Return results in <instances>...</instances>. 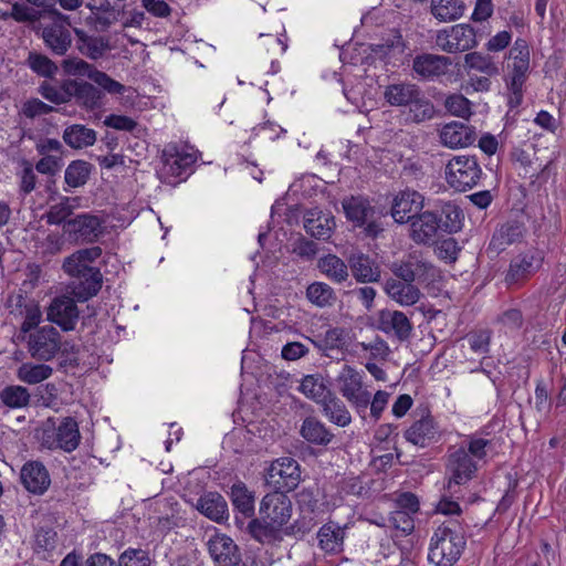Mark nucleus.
<instances>
[{
	"label": "nucleus",
	"instance_id": "c85d7f7f",
	"mask_svg": "<svg viewBox=\"0 0 566 566\" xmlns=\"http://www.w3.org/2000/svg\"><path fill=\"white\" fill-rule=\"evenodd\" d=\"M73 85L71 90L72 99H75L80 107L86 111H95L104 105L103 92L93 84L73 80Z\"/></svg>",
	"mask_w": 566,
	"mask_h": 566
},
{
	"label": "nucleus",
	"instance_id": "cd10ccee",
	"mask_svg": "<svg viewBox=\"0 0 566 566\" xmlns=\"http://www.w3.org/2000/svg\"><path fill=\"white\" fill-rule=\"evenodd\" d=\"M304 228L312 237L318 240H327L335 228V219L329 212L313 209L304 217Z\"/></svg>",
	"mask_w": 566,
	"mask_h": 566
},
{
	"label": "nucleus",
	"instance_id": "39448f33",
	"mask_svg": "<svg viewBox=\"0 0 566 566\" xmlns=\"http://www.w3.org/2000/svg\"><path fill=\"white\" fill-rule=\"evenodd\" d=\"M392 274L407 282L430 285L441 277L440 270L421 252L413 251L390 264Z\"/></svg>",
	"mask_w": 566,
	"mask_h": 566
},
{
	"label": "nucleus",
	"instance_id": "f257e3e1",
	"mask_svg": "<svg viewBox=\"0 0 566 566\" xmlns=\"http://www.w3.org/2000/svg\"><path fill=\"white\" fill-rule=\"evenodd\" d=\"M491 444V440L474 433L448 448L444 463L448 491L467 484L475 476L479 463L485 461Z\"/></svg>",
	"mask_w": 566,
	"mask_h": 566
},
{
	"label": "nucleus",
	"instance_id": "603ef678",
	"mask_svg": "<svg viewBox=\"0 0 566 566\" xmlns=\"http://www.w3.org/2000/svg\"><path fill=\"white\" fill-rule=\"evenodd\" d=\"M86 7L95 24L102 29H107L117 21V11L109 0H96L94 3L88 2Z\"/></svg>",
	"mask_w": 566,
	"mask_h": 566
},
{
	"label": "nucleus",
	"instance_id": "49530a36",
	"mask_svg": "<svg viewBox=\"0 0 566 566\" xmlns=\"http://www.w3.org/2000/svg\"><path fill=\"white\" fill-rule=\"evenodd\" d=\"M80 206V198L63 197L57 203L52 205L45 213V220L49 224H65L73 210Z\"/></svg>",
	"mask_w": 566,
	"mask_h": 566
},
{
	"label": "nucleus",
	"instance_id": "2f4dec72",
	"mask_svg": "<svg viewBox=\"0 0 566 566\" xmlns=\"http://www.w3.org/2000/svg\"><path fill=\"white\" fill-rule=\"evenodd\" d=\"M197 510L214 522H222L228 517V504L218 492H208L198 499Z\"/></svg>",
	"mask_w": 566,
	"mask_h": 566
},
{
	"label": "nucleus",
	"instance_id": "de8ad7c7",
	"mask_svg": "<svg viewBox=\"0 0 566 566\" xmlns=\"http://www.w3.org/2000/svg\"><path fill=\"white\" fill-rule=\"evenodd\" d=\"M343 209L346 218L358 227L363 226L373 212V208L368 200L363 197H350L345 199L343 201Z\"/></svg>",
	"mask_w": 566,
	"mask_h": 566
},
{
	"label": "nucleus",
	"instance_id": "13d9d810",
	"mask_svg": "<svg viewBox=\"0 0 566 566\" xmlns=\"http://www.w3.org/2000/svg\"><path fill=\"white\" fill-rule=\"evenodd\" d=\"M28 63L30 69L36 74L44 77H53L57 72V66L48 56L30 53Z\"/></svg>",
	"mask_w": 566,
	"mask_h": 566
},
{
	"label": "nucleus",
	"instance_id": "69168bd1",
	"mask_svg": "<svg viewBox=\"0 0 566 566\" xmlns=\"http://www.w3.org/2000/svg\"><path fill=\"white\" fill-rule=\"evenodd\" d=\"M468 342L472 352L485 355L490 352L491 332L483 329L472 333L468 336Z\"/></svg>",
	"mask_w": 566,
	"mask_h": 566
},
{
	"label": "nucleus",
	"instance_id": "bf43d9fd",
	"mask_svg": "<svg viewBox=\"0 0 566 566\" xmlns=\"http://www.w3.org/2000/svg\"><path fill=\"white\" fill-rule=\"evenodd\" d=\"M88 78L108 94H123L125 92V86L122 83L97 69H94V71L88 74Z\"/></svg>",
	"mask_w": 566,
	"mask_h": 566
},
{
	"label": "nucleus",
	"instance_id": "774afa93",
	"mask_svg": "<svg viewBox=\"0 0 566 566\" xmlns=\"http://www.w3.org/2000/svg\"><path fill=\"white\" fill-rule=\"evenodd\" d=\"M10 15L17 22H35L41 17L39 11L18 2L12 4Z\"/></svg>",
	"mask_w": 566,
	"mask_h": 566
},
{
	"label": "nucleus",
	"instance_id": "e433bc0d",
	"mask_svg": "<svg viewBox=\"0 0 566 566\" xmlns=\"http://www.w3.org/2000/svg\"><path fill=\"white\" fill-rule=\"evenodd\" d=\"M348 340V332L345 328L333 327L327 329L324 335L318 336L313 343L326 356L332 357L331 352L346 349Z\"/></svg>",
	"mask_w": 566,
	"mask_h": 566
},
{
	"label": "nucleus",
	"instance_id": "4be33fe9",
	"mask_svg": "<svg viewBox=\"0 0 566 566\" xmlns=\"http://www.w3.org/2000/svg\"><path fill=\"white\" fill-rule=\"evenodd\" d=\"M403 437L408 442L426 448L439 441L441 433L434 419L427 415L412 422L405 431Z\"/></svg>",
	"mask_w": 566,
	"mask_h": 566
},
{
	"label": "nucleus",
	"instance_id": "4d7b16f0",
	"mask_svg": "<svg viewBox=\"0 0 566 566\" xmlns=\"http://www.w3.org/2000/svg\"><path fill=\"white\" fill-rule=\"evenodd\" d=\"M57 546V533L53 528L41 527L33 536V551L44 558L55 551Z\"/></svg>",
	"mask_w": 566,
	"mask_h": 566
},
{
	"label": "nucleus",
	"instance_id": "c9c22d12",
	"mask_svg": "<svg viewBox=\"0 0 566 566\" xmlns=\"http://www.w3.org/2000/svg\"><path fill=\"white\" fill-rule=\"evenodd\" d=\"M353 276L358 282H377L380 279V270L375 262L363 253L352 254L348 259Z\"/></svg>",
	"mask_w": 566,
	"mask_h": 566
},
{
	"label": "nucleus",
	"instance_id": "338daca9",
	"mask_svg": "<svg viewBox=\"0 0 566 566\" xmlns=\"http://www.w3.org/2000/svg\"><path fill=\"white\" fill-rule=\"evenodd\" d=\"M358 346L366 352L370 353V357L374 359H386L390 354L388 344L380 337H376L371 342H361Z\"/></svg>",
	"mask_w": 566,
	"mask_h": 566
},
{
	"label": "nucleus",
	"instance_id": "052dcab7",
	"mask_svg": "<svg viewBox=\"0 0 566 566\" xmlns=\"http://www.w3.org/2000/svg\"><path fill=\"white\" fill-rule=\"evenodd\" d=\"M63 271L71 277H78L88 273V271H94L97 268L91 266L83 262V260L74 252L64 259L62 264Z\"/></svg>",
	"mask_w": 566,
	"mask_h": 566
},
{
	"label": "nucleus",
	"instance_id": "a18cd8bd",
	"mask_svg": "<svg viewBox=\"0 0 566 566\" xmlns=\"http://www.w3.org/2000/svg\"><path fill=\"white\" fill-rule=\"evenodd\" d=\"M464 216L459 206L447 202L438 214L440 232L455 233L461 230Z\"/></svg>",
	"mask_w": 566,
	"mask_h": 566
},
{
	"label": "nucleus",
	"instance_id": "72a5a7b5",
	"mask_svg": "<svg viewBox=\"0 0 566 566\" xmlns=\"http://www.w3.org/2000/svg\"><path fill=\"white\" fill-rule=\"evenodd\" d=\"M467 10L463 0H431L430 13L439 22H454L461 19Z\"/></svg>",
	"mask_w": 566,
	"mask_h": 566
},
{
	"label": "nucleus",
	"instance_id": "9b49d317",
	"mask_svg": "<svg viewBox=\"0 0 566 566\" xmlns=\"http://www.w3.org/2000/svg\"><path fill=\"white\" fill-rule=\"evenodd\" d=\"M436 44L449 54L465 52L478 45L476 33L468 23L454 24L437 32Z\"/></svg>",
	"mask_w": 566,
	"mask_h": 566
},
{
	"label": "nucleus",
	"instance_id": "423d86ee",
	"mask_svg": "<svg viewBox=\"0 0 566 566\" xmlns=\"http://www.w3.org/2000/svg\"><path fill=\"white\" fill-rule=\"evenodd\" d=\"M482 168L475 156H453L446 165L444 178L450 188L464 192L475 187L482 178Z\"/></svg>",
	"mask_w": 566,
	"mask_h": 566
},
{
	"label": "nucleus",
	"instance_id": "6e6d98bb",
	"mask_svg": "<svg viewBox=\"0 0 566 566\" xmlns=\"http://www.w3.org/2000/svg\"><path fill=\"white\" fill-rule=\"evenodd\" d=\"M464 66L469 71H476L488 76L499 74V67L493 57L480 52L467 53L464 56Z\"/></svg>",
	"mask_w": 566,
	"mask_h": 566
},
{
	"label": "nucleus",
	"instance_id": "aec40b11",
	"mask_svg": "<svg viewBox=\"0 0 566 566\" xmlns=\"http://www.w3.org/2000/svg\"><path fill=\"white\" fill-rule=\"evenodd\" d=\"M20 480L24 489L34 495H43L51 485L49 470L40 461L25 462L20 471Z\"/></svg>",
	"mask_w": 566,
	"mask_h": 566
},
{
	"label": "nucleus",
	"instance_id": "8fccbe9b",
	"mask_svg": "<svg viewBox=\"0 0 566 566\" xmlns=\"http://www.w3.org/2000/svg\"><path fill=\"white\" fill-rule=\"evenodd\" d=\"M298 390L317 405L331 392L325 385L323 376L319 374L304 376L298 386Z\"/></svg>",
	"mask_w": 566,
	"mask_h": 566
},
{
	"label": "nucleus",
	"instance_id": "37998d69",
	"mask_svg": "<svg viewBox=\"0 0 566 566\" xmlns=\"http://www.w3.org/2000/svg\"><path fill=\"white\" fill-rule=\"evenodd\" d=\"M76 33L78 35V51L91 60H98L111 50L109 41L105 36H92L83 31Z\"/></svg>",
	"mask_w": 566,
	"mask_h": 566
},
{
	"label": "nucleus",
	"instance_id": "9d476101",
	"mask_svg": "<svg viewBox=\"0 0 566 566\" xmlns=\"http://www.w3.org/2000/svg\"><path fill=\"white\" fill-rule=\"evenodd\" d=\"M545 251L531 247L511 260L505 281L507 284H520L534 276L543 268Z\"/></svg>",
	"mask_w": 566,
	"mask_h": 566
},
{
	"label": "nucleus",
	"instance_id": "680f3d73",
	"mask_svg": "<svg viewBox=\"0 0 566 566\" xmlns=\"http://www.w3.org/2000/svg\"><path fill=\"white\" fill-rule=\"evenodd\" d=\"M444 106L448 112L458 117H468L471 114V103L461 94L448 96Z\"/></svg>",
	"mask_w": 566,
	"mask_h": 566
},
{
	"label": "nucleus",
	"instance_id": "f8f14e48",
	"mask_svg": "<svg viewBox=\"0 0 566 566\" xmlns=\"http://www.w3.org/2000/svg\"><path fill=\"white\" fill-rule=\"evenodd\" d=\"M197 161L196 151L176 145H168L161 154V167L159 174L166 182H172L171 178L189 175L192 165Z\"/></svg>",
	"mask_w": 566,
	"mask_h": 566
},
{
	"label": "nucleus",
	"instance_id": "5701e85b",
	"mask_svg": "<svg viewBox=\"0 0 566 566\" xmlns=\"http://www.w3.org/2000/svg\"><path fill=\"white\" fill-rule=\"evenodd\" d=\"M377 328L385 334H394L400 342L407 340L412 332V324L400 311L382 310L377 317Z\"/></svg>",
	"mask_w": 566,
	"mask_h": 566
},
{
	"label": "nucleus",
	"instance_id": "a878e982",
	"mask_svg": "<svg viewBox=\"0 0 566 566\" xmlns=\"http://www.w3.org/2000/svg\"><path fill=\"white\" fill-rule=\"evenodd\" d=\"M75 280L69 284L70 294L77 302H86L97 295L102 289L103 275L99 269L88 271V273L74 277Z\"/></svg>",
	"mask_w": 566,
	"mask_h": 566
},
{
	"label": "nucleus",
	"instance_id": "0e129e2a",
	"mask_svg": "<svg viewBox=\"0 0 566 566\" xmlns=\"http://www.w3.org/2000/svg\"><path fill=\"white\" fill-rule=\"evenodd\" d=\"M118 566H150V558L143 549L128 548L119 556Z\"/></svg>",
	"mask_w": 566,
	"mask_h": 566
},
{
	"label": "nucleus",
	"instance_id": "412c9836",
	"mask_svg": "<svg viewBox=\"0 0 566 566\" xmlns=\"http://www.w3.org/2000/svg\"><path fill=\"white\" fill-rule=\"evenodd\" d=\"M207 545L210 556L219 566H235L241 560L238 546L226 534L216 533Z\"/></svg>",
	"mask_w": 566,
	"mask_h": 566
},
{
	"label": "nucleus",
	"instance_id": "4468645a",
	"mask_svg": "<svg viewBox=\"0 0 566 566\" xmlns=\"http://www.w3.org/2000/svg\"><path fill=\"white\" fill-rule=\"evenodd\" d=\"M46 12L54 20V23L43 29L44 43L53 53L64 55L72 43L71 32L67 28L70 18L55 8H51Z\"/></svg>",
	"mask_w": 566,
	"mask_h": 566
},
{
	"label": "nucleus",
	"instance_id": "f704fd0d",
	"mask_svg": "<svg viewBox=\"0 0 566 566\" xmlns=\"http://www.w3.org/2000/svg\"><path fill=\"white\" fill-rule=\"evenodd\" d=\"M300 434L304 440L315 446H327L334 438L329 429L315 417H306L301 426Z\"/></svg>",
	"mask_w": 566,
	"mask_h": 566
},
{
	"label": "nucleus",
	"instance_id": "f3484780",
	"mask_svg": "<svg viewBox=\"0 0 566 566\" xmlns=\"http://www.w3.org/2000/svg\"><path fill=\"white\" fill-rule=\"evenodd\" d=\"M531 50L525 39L517 38L510 50L511 62L507 65V78L515 88L525 84L530 73Z\"/></svg>",
	"mask_w": 566,
	"mask_h": 566
},
{
	"label": "nucleus",
	"instance_id": "393cba45",
	"mask_svg": "<svg viewBox=\"0 0 566 566\" xmlns=\"http://www.w3.org/2000/svg\"><path fill=\"white\" fill-rule=\"evenodd\" d=\"M440 143L450 148H464L473 144L475 140L474 129L461 122H451L441 127L439 130Z\"/></svg>",
	"mask_w": 566,
	"mask_h": 566
},
{
	"label": "nucleus",
	"instance_id": "0eeeda50",
	"mask_svg": "<svg viewBox=\"0 0 566 566\" xmlns=\"http://www.w3.org/2000/svg\"><path fill=\"white\" fill-rule=\"evenodd\" d=\"M7 308L12 318L20 321L19 339H25V336L42 322V311L39 302L22 292L8 297Z\"/></svg>",
	"mask_w": 566,
	"mask_h": 566
},
{
	"label": "nucleus",
	"instance_id": "1a4fd4ad",
	"mask_svg": "<svg viewBox=\"0 0 566 566\" xmlns=\"http://www.w3.org/2000/svg\"><path fill=\"white\" fill-rule=\"evenodd\" d=\"M336 382L342 396L358 413H365L369 406V391L364 388L361 373L349 365H344Z\"/></svg>",
	"mask_w": 566,
	"mask_h": 566
},
{
	"label": "nucleus",
	"instance_id": "f03ea898",
	"mask_svg": "<svg viewBox=\"0 0 566 566\" xmlns=\"http://www.w3.org/2000/svg\"><path fill=\"white\" fill-rule=\"evenodd\" d=\"M260 517L248 524L250 535L262 544L281 539L282 532L293 514V504L286 493L273 491L265 494L259 506Z\"/></svg>",
	"mask_w": 566,
	"mask_h": 566
},
{
	"label": "nucleus",
	"instance_id": "c756f323",
	"mask_svg": "<svg viewBox=\"0 0 566 566\" xmlns=\"http://www.w3.org/2000/svg\"><path fill=\"white\" fill-rule=\"evenodd\" d=\"M385 291L387 295L400 306H412L421 296V292L417 285L400 279L387 280Z\"/></svg>",
	"mask_w": 566,
	"mask_h": 566
},
{
	"label": "nucleus",
	"instance_id": "ea45409f",
	"mask_svg": "<svg viewBox=\"0 0 566 566\" xmlns=\"http://www.w3.org/2000/svg\"><path fill=\"white\" fill-rule=\"evenodd\" d=\"M0 401L8 409H27L31 405V394L22 385H7L0 390Z\"/></svg>",
	"mask_w": 566,
	"mask_h": 566
},
{
	"label": "nucleus",
	"instance_id": "20e7f679",
	"mask_svg": "<svg viewBox=\"0 0 566 566\" xmlns=\"http://www.w3.org/2000/svg\"><path fill=\"white\" fill-rule=\"evenodd\" d=\"M38 439L43 449L72 452L80 446L81 433L76 420L63 418L60 423L53 417L48 418L38 431Z\"/></svg>",
	"mask_w": 566,
	"mask_h": 566
},
{
	"label": "nucleus",
	"instance_id": "b1692460",
	"mask_svg": "<svg viewBox=\"0 0 566 566\" xmlns=\"http://www.w3.org/2000/svg\"><path fill=\"white\" fill-rule=\"evenodd\" d=\"M451 65L449 57L431 53H423L412 60V70L421 80L432 81L444 75Z\"/></svg>",
	"mask_w": 566,
	"mask_h": 566
},
{
	"label": "nucleus",
	"instance_id": "7ed1b4c3",
	"mask_svg": "<svg viewBox=\"0 0 566 566\" xmlns=\"http://www.w3.org/2000/svg\"><path fill=\"white\" fill-rule=\"evenodd\" d=\"M465 547V538L455 528L454 524L439 525L430 539L428 559L434 566H453Z\"/></svg>",
	"mask_w": 566,
	"mask_h": 566
},
{
	"label": "nucleus",
	"instance_id": "a211bd4d",
	"mask_svg": "<svg viewBox=\"0 0 566 566\" xmlns=\"http://www.w3.org/2000/svg\"><path fill=\"white\" fill-rule=\"evenodd\" d=\"M424 198L416 190L406 189L396 195L392 201L391 216L398 223H408L423 208Z\"/></svg>",
	"mask_w": 566,
	"mask_h": 566
},
{
	"label": "nucleus",
	"instance_id": "bb28decb",
	"mask_svg": "<svg viewBox=\"0 0 566 566\" xmlns=\"http://www.w3.org/2000/svg\"><path fill=\"white\" fill-rule=\"evenodd\" d=\"M346 526L335 522L323 524L317 532L318 546L326 554L336 555L343 552Z\"/></svg>",
	"mask_w": 566,
	"mask_h": 566
},
{
	"label": "nucleus",
	"instance_id": "58836bf2",
	"mask_svg": "<svg viewBox=\"0 0 566 566\" xmlns=\"http://www.w3.org/2000/svg\"><path fill=\"white\" fill-rule=\"evenodd\" d=\"M41 363H22L17 369V378L27 385H38L53 375V368L50 365Z\"/></svg>",
	"mask_w": 566,
	"mask_h": 566
},
{
	"label": "nucleus",
	"instance_id": "473e14b6",
	"mask_svg": "<svg viewBox=\"0 0 566 566\" xmlns=\"http://www.w3.org/2000/svg\"><path fill=\"white\" fill-rule=\"evenodd\" d=\"M323 416L338 427H347L352 422V416L342 399L332 391L319 403Z\"/></svg>",
	"mask_w": 566,
	"mask_h": 566
},
{
	"label": "nucleus",
	"instance_id": "dca6fc26",
	"mask_svg": "<svg viewBox=\"0 0 566 566\" xmlns=\"http://www.w3.org/2000/svg\"><path fill=\"white\" fill-rule=\"evenodd\" d=\"M105 220L92 213H80L65 222L63 230L84 243H95L104 234Z\"/></svg>",
	"mask_w": 566,
	"mask_h": 566
},
{
	"label": "nucleus",
	"instance_id": "2eb2a0df",
	"mask_svg": "<svg viewBox=\"0 0 566 566\" xmlns=\"http://www.w3.org/2000/svg\"><path fill=\"white\" fill-rule=\"evenodd\" d=\"M76 300L69 295H59L46 307V319L57 325L63 332L74 331L80 318Z\"/></svg>",
	"mask_w": 566,
	"mask_h": 566
},
{
	"label": "nucleus",
	"instance_id": "3c124183",
	"mask_svg": "<svg viewBox=\"0 0 566 566\" xmlns=\"http://www.w3.org/2000/svg\"><path fill=\"white\" fill-rule=\"evenodd\" d=\"M318 268L323 274L336 283H342L348 277L346 263L335 254H327L319 259Z\"/></svg>",
	"mask_w": 566,
	"mask_h": 566
},
{
	"label": "nucleus",
	"instance_id": "ddd939ff",
	"mask_svg": "<svg viewBox=\"0 0 566 566\" xmlns=\"http://www.w3.org/2000/svg\"><path fill=\"white\" fill-rule=\"evenodd\" d=\"M266 483L284 493L295 490L301 482V468L298 462L290 457L274 460L266 471Z\"/></svg>",
	"mask_w": 566,
	"mask_h": 566
},
{
	"label": "nucleus",
	"instance_id": "c03bdc74",
	"mask_svg": "<svg viewBox=\"0 0 566 566\" xmlns=\"http://www.w3.org/2000/svg\"><path fill=\"white\" fill-rule=\"evenodd\" d=\"M523 237V227L517 222L502 224L493 234L490 248L496 252L503 251L507 245L520 241Z\"/></svg>",
	"mask_w": 566,
	"mask_h": 566
},
{
	"label": "nucleus",
	"instance_id": "e2e57ef3",
	"mask_svg": "<svg viewBox=\"0 0 566 566\" xmlns=\"http://www.w3.org/2000/svg\"><path fill=\"white\" fill-rule=\"evenodd\" d=\"M62 69L67 75L88 77L95 67L80 57H67L62 61Z\"/></svg>",
	"mask_w": 566,
	"mask_h": 566
},
{
	"label": "nucleus",
	"instance_id": "7c9ffc66",
	"mask_svg": "<svg viewBox=\"0 0 566 566\" xmlns=\"http://www.w3.org/2000/svg\"><path fill=\"white\" fill-rule=\"evenodd\" d=\"M421 88L411 82H398L385 87L384 98L392 107H406L419 96Z\"/></svg>",
	"mask_w": 566,
	"mask_h": 566
},
{
	"label": "nucleus",
	"instance_id": "09e8293b",
	"mask_svg": "<svg viewBox=\"0 0 566 566\" xmlns=\"http://www.w3.org/2000/svg\"><path fill=\"white\" fill-rule=\"evenodd\" d=\"M73 80H64L61 82L59 86L53 85L49 82H43L39 86V93L42 95L43 98L46 101L60 105V104H66L72 101V90Z\"/></svg>",
	"mask_w": 566,
	"mask_h": 566
},
{
	"label": "nucleus",
	"instance_id": "864d4df0",
	"mask_svg": "<svg viewBox=\"0 0 566 566\" xmlns=\"http://www.w3.org/2000/svg\"><path fill=\"white\" fill-rule=\"evenodd\" d=\"M92 164L85 160H73L69 164L64 172V181L70 188L84 186L92 172Z\"/></svg>",
	"mask_w": 566,
	"mask_h": 566
},
{
	"label": "nucleus",
	"instance_id": "79ce46f5",
	"mask_svg": "<svg viewBox=\"0 0 566 566\" xmlns=\"http://www.w3.org/2000/svg\"><path fill=\"white\" fill-rule=\"evenodd\" d=\"M63 140L73 149L86 148L95 144L96 132L85 125L74 124L64 129Z\"/></svg>",
	"mask_w": 566,
	"mask_h": 566
},
{
	"label": "nucleus",
	"instance_id": "4c0bfd02",
	"mask_svg": "<svg viewBox=\"0 0 566 566\" xmlns=\"http://www.w3.org/2000/svg\"><path fill=\"white\" fill-rule=\"evenodd\" d=\"M406 107L408 111L405 114V119L408 123L421 124L432 119L436 115L433 103L426 97L422 90L419 92V96L415 97Z\"/></svg>",
	"mask_w": 566,
	"mask_h": 566
},
{
	"label": "nucleus",
	"instance_id": "6ab92c4d",
	"mask_svg": "<svg viewBox=\"0 0 566 566\" xmlns=\"http://www.w3.org/2000/svg\"><path fill=\"white\" fill-rule=\"evenodd\" d=\"M409 223L410 238L416 243L430 245L436 242L440 233L438 213L432 211H420Z\"/></svg>",
	"mask_w": 566,
	"mask_h": 566
},
{
	"label": "nucleus",
	"instance_id": "5fc2aeb1",
	"mask_svg": "<svg viewBox=\"0 0 566 566\" xmlns=\"http://www.w3.org/2000/svg\"><path fill=\"white\" fill-rule=\"evenodd\" d=\"M307 300L317 307L332 306L336 301L334 290L324 282H313L306 289Z\"/></svg>",
	"mask_w": 566,
	"mask_h": 566
},
{
	"label": "nucleus",
	"instance_id": "6e6552de",
	"mask_svg": "<svg viewBox=\"0 0 566 566\" xmlns=\"http://www.w3.org/2000/svg\"><path fill=\"white\" fill-rule=\"evenodd\" d=\"M24 340L29 355L38 361L52 360L63 346L60 332L51 325L38 326L25 336Z\"/></svg>",
	"mask_w": 566,
	"mask_h": 566
},
{
	"label": "nucleus",
	"instance_id": "a19ab883",
	"mask_svg": "<svg viewBox=\"0 0 566 566\" xmlns=\"http://www.w3.org/2000/svg\"><path fill=\"white\" fill-rule=\"evenodd\" d=\"M230 499L234 509L243 517H253L254 515V493L248 489L244 482L237 481L230 490Z\"/></svg>",
	"mask_w": 566,
	"mask_h": 566
}]
</instances>
